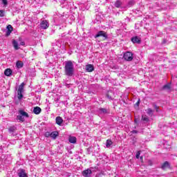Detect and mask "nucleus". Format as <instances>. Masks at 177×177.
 <instances>
[{
  "mask_svg": "<svg viewBox=\"0 0 177 177\" xmlns=\"http://www.w3.org/2000/svg\"><path fill=\"white\" fill-rule=\"evenodd\" d=\"M97 111L100 114H110V111L104 108H99Z\"/></svg>",
  "mask_w": 177,
  "mask_h": 177,
  "instance_id": "nucleus-6",
  "label": "nucleus"
},
{
  "mask_svg": "<svg viewBox=\"0 0 177 177\" xmlns=\"http://www.w3.org/2000/svg\"><path fill=\"white\" fill-rule=\"evenodd\" d=\"M24 95H23V92L17 91V98L19 100H21L23 99Z\"/></svg>",
  "mask_w": 177,
  "mask_h": 177,
  "instance_id": "nucleus-26",
  "label": "nucleus"
},
{
  "mask_svg": "<svg viewBox=\"0 0 177 177\" xmlns=\"http://www.w3.org/2000/svg\"><path fill=\"white\" fill-rule=\"evenodd\" d=\"M16 66L17 68H22V67L24 66V64L21 61H17L16 63Z\"/></svg>",
  "mask_w": 177,
  "mask_h": 177,
  "instance_id": "nucleus-21",
  "label": "nucleus"
},
{
  "mask_svg": "<svg viewBox=\"0 0 177 177\" xmlns=\"http://www.w3.org/2000/svg\"><path fill=\"white\" fill-rule=\"evenodd\" d=\"M57 136H59V132H57V131L51 132L50 138H52V139H56L57 138Z\"/></svg>",
  "mask_w": 177,
  "mask_h": 177,
  "instance_id": "nucleus-18",
  "label": "nucleus"
},
{
  "mask_svg": "<svg viewBox=\"0 0 177 177\" xmlns=\"http://www.w3.org/2000/svg\"><path fill=\"white\" fill-rule=\"evenodd\" d=\"M19 113L20 114V115H22V117H25L26 118H28L29 115L28 113L26 111H24V110H19Z\"/></svg>",
  "mask_w": 177,
  "mask_h": 177,
  "instance_id": "nucleus-15",
  "label": "nucleus"
},
{
  "mask_svg": "<svg viewBox=\"0 0 177 177\" xmlns=\"http://www.w3.org/2000/svg\"><path fill=\"white\" fill-rule=\"evenodd\" d=\"M5 16V10H0V17H3Z\"/></svg>",
  "mask_w": 177,
  "mask_h": 177,
  "instance_id": "nucleus-31",
  "label": "nucleus"
},
{
  "mask_svg": "<svg viewBox=\"0 0 177 177\" xmlns=\"http://www.w3.org/2000/svg\"><path fill=\"white\" fill-rule=\"evenodd\" d=\"M140 160H141V161H143V156H140Z\"/></svg>",
  "mask_w": 177,
  "mask_h": 177,
  "instance_id": "nucleus-38",
  "label": "nucleus"
},
{
  "mask_svg": "<svg viewBox=\"0 0 177 177\" xmlns=\"http://www.w3.org/2000/svg\"><path fill=\"white\" fill-rule=\"evenodd\" d=\"M55 121L57 125H62V124H63V118H62L60 116L57 117Z\"/></svg>",
  "mask_w": 177,
  "mask_h": 177,
  "instance_id": "nucleus-16",
  "label": "nucleus"
},
{
  "mask_svg": "<svg viewBox=\"0 0 177 177\" xmlns=\"http://www.w3.org/2000/svg\"><path fill=\"white\" fill-rule=\"evenodd\" d=\"M135 5V1L133 0H131L129 1L126 6V8H131V6H133Z\"/></svg>",
  "mask_w": 177,
  "mask_h": 177,
  "instance_id": "nucleus-25",
  "label": "nucleus"
},
{
  "mask_svg": "<svg viewBox=\"0 0 177 177\" xmlns=\"http://www.w3.org/2000/svg\"><path fill=\"white\" fill-rule=\"evenodd\" d=\"M40 27L43 30H46L49 27V22L46 20H43L40 24Z\"/></svg>",
  "mask_w": 177,
  "mask_h": 177,
  "instance_id": "nucleus-5",
  "label": "nucleus"
},
{
  "mask_svg": "<svg viewBox=\"0 0 177 177\" xmlns=\"http://www.w3.org/2000/svg\"><path fill=\"white\" fill-rule=\"evenodd\" d=\"M123 57L127 62H132L133 60V54L131 52L127 51L124 53Z\"/></svg>",
  "mask_w": 177,
  "mask_h": 177,
  "instance_id": "nucleus-2",
  "label": "nucleus"
},
{
  "mask_svg": "<svg viewBox=\"0 0 177 177\" xmlns=\"http://www.w3.org/2000/svg\"><path fill=\"white\" fill-rule=\"evenodd\" d=\"M20 45H21L22 46H24V45H26V43H24V41H21Z\"/></svg>",
  "mask_w": 177,
  "mask_h": 177,
  "instance_id": "nucleus-35",
  "label": "nucleus"
},
{
  "mask_svg": "<svg viewBox=\"0 0 177 177\" xmlns=\"http://www.w3.org/2000/svg\"><path fill=\"white\" fill-rule=\"evenodd\" d=\"M131 133H138V131H136V130H133V131H131Z\"/></svg>",
  "mask_w": 177,
  "mask_h": 177,
  "instance_id": "nucleus-36",
  "label": "nucleus"
},
{
  "mask_svg": "<svg viewBox=\"0 0 177 177\" xmlns=\"http://www.w3.org/2000/svg\"><path fill=\"white\" fill-rule=\"evenodd\" d=\"M41 111H42V109H41L39 106H35L33 109V113L35 114H37V115L40 114Z\"/></svg>",
  "mask_w": 177,
  "mask_h": 177,
  "instance_id": "nucleus-13",
  "label": "nucleus"
},
{
  "mask_svg": "<svg viewBox=\"0 0 177 177\" xmlns=\"http://www.w3.org/2000/svg\"><path fill=\"white\" fill-rule=\"evenodd\" d=\"M75 69L74 68V63L72 61H66L65 66H64V73L65 75L67 77H73L74 75V73Z\"/></svg>",
  "mask_w": 177,
  "mask_h": 177,
  "instance_id": "nucleus-1",
  "label": "nucleus"
},
{
  "mask_svg": "<svg viewBox=\"0 0 177 177\" xmlns=\"http://www.w3.org/2000/svg\"><path fill=\"white\" fill-rule=\"evenodd\" d=\"M17 120H19V121H21V122H24L25 119H24V116L21 115H19L17 116Z\"/></svg>",
  "mask_w": 177,
  "mask_h": 177,
  "instance_id": "nucleus-27",
  "label": "nucleus"
},
{
  "mask_svg": "<svg viewBox=\"0 0 177 177\" xmlns=\"http://www.w3.org/2000/svg\"><path fill=\"white\" fill-rule=\"evenodd\" d=\"M99 37H103L104 39H107L109 38L107 33L103 30L97 32V33L95 36V38H99Z\"/></svg>",
  "mask_w": 177,
  "mask_h": 177,
  "instance_id": "nucleus-4",
  "label": "nucleus"
},
{
  "mask_svg": "<svg viewBox=\"0 0 177 177\" xmlns=\"http://www.w3.org/2000/svg\"><path fill=\"white\" fill-rule=\"evenodd\" d=\"M16 131H17V127L16 126H10L8 128V132L9 133H12V135H13Z\"/></svg>",
  "mask_w": 177,
  "mask_h": 177,
  "instance_id": "nucleus-11",
  "label": "nucleus"
},
{
  "mask_svg": "<svg viewBox=\"0 0 177 177\" xmlns=\"http://www.w3.org/2000/svg\"><path fill=\"white\" fill-rule=\"evenodd\" d=\"M139 157H140V151H138L136 153V158H139Z\"/></svg>",
  "mask_w": 177,
  "mask_h": 177,
  "instance_id": "nucleus-33",
  "label": "nucleus"
},
{
  "mask_svg": "<svg viewBox=\"0 0 177 177\" xmlns=\"http://www.w3.org/2000/svg\"><path fill=\"white\" fill-rule=\"evenodd\" d=\"M18 176L19 177H28V176H27V174L26 173V170H24V169H20L18 170Z\"/></svg>",
  "mask_w": 177,
  "mask_h": 177,
  "instance_id": "nucleus-7",
  "label": "nucleus"
},
{
  "mask_svg": "<svg viewBox=\"0 0 177 177\" xmlns=\"http://www.w3.org/2000/svg\"><path fill=\"white\" fill-rule=\"evenodd\" d=\"M131 41L133 42V44H140V42H142V40L139 37L134 36L131 37Z\"/></svg>",
  "mask_w": 177,
  "mask_h": 177,
  "instance_id": "nucleus-10",
  "label": "nucleus"
},
{
  "mask_svg": "<svg viewBox=\"0 0 177 177\" xmlns=\"http://www.w3.org/2000/svg\"><path fill=\"white\" fill-rule=\"evenodd\" d=\"M171 167L169 165V162L168 161H165L161 166L162 169H167V168H169Z\"/></svg>",
  "mask_w": 177,
  "mask_h": 177,
  "instance_id": "nucleus-17",
  "label": "nucleus"
},
{
  "mask_svg": "<svg viewBox=\"0 0 177 177\" xmlns=\"http://www.w3.org/2000/svg\"><path fill=\"white\" fill-rule=\"evenodd\" d=\"M86 71H88V73H92V71H93V70H94L93 65H92V64L86 65Z\"/></svg>",
  "mask_w": 177,
  "mask_h": 177,
  "instance_id": "nucleus-12",
  "label": "nucleus"
},
{
  "mask_svg": "<svg viewBox=\"0 0 177 177\" xmlns=\"http://www.w3.org/2000/svg\"><path fill=\"white\" fill-rule=\"evenodd\" d=\"M24 82L21 83V85L19 86L17 92H24Z\"/></svg>",
  "mask_w": 177,
  "mask_h": 177,
  "instance_id": "nucleus-24",
  "label": "nucleus"
},
{
  "mask_svg": "<svg viewBox=\"0 0 177 177\" xmlns=\"http://www.w3.org/2000/svg\"><path fill=\"white\" fill-rule=\"evenodd\" d=\"M111 145H113V141H111V140H107L106 142V147H110Z\"/></svg>",
  "mask_w": 177,
  "mask_h": 177,
  "instance_id": "nucleus-28",
  "label": "nucleus"
},
{
  "mask_svg": "<svg viewBox=\"0 0 177 177\" xmlns=\"http://www.w3.org/2000/svg\"><path fill=\"white\" fill-rule=\"evenodd\" d=\"M114 6L116 8H127V6H125V1L124 0H117L115 2Z\"/></svg>",
  "mask_w": 177,
  "mask_h": 177,
  "instance_id": "nucleus-3",
  "label": "nucleus"
},
{
  "mask_svg": "<svg viewBox=\"0 0 177 177\" xmlns=\"http://www.w3.org/2000/svg\"><path fill=\"white\" fill-rule=\"evenodd\" d=\"M4 74L6 75V77H10V75H12V71L10 68H7L5 70Z\"/></svg>",
  "mask_w": 177,
  "mask_h": 177,
  "instance_id": "nucleus-19",
  "label": "nucleus"
},
{
  "mask_svg": "<svg viewBox=\"0 0 177 177\" xmlns=\"http://www.w3.org/2000/svg\"><path fill=\"white\" fill-rule=\"evenodd\" d=\"M162 89L165 91H171V83H168L163 86Z\"/></svg>",
  "mask_w": 177,
  "mask_h": 177,
  "instance_id": "nucleus-20",
  "label": "nucleus"
},
{
  "mask_svg": "<svg viewBox=\"0 0 177 177\" xmlns=\"http://www.w3.org/2000/svg\"><path fill=\"white\" fill-rule=\"evenodd\" d=\"M146 111L149 114V115H151L153 114V110L150 108H149Z\"/></svg>",
  "mask_w": 177,
  "mask_h": 177,
  "instance_id": "nucleus-29",
  "label": "nucleus"
},
{
  "mask_svg": "<svg viewBox=\"0 0 177 177\" xmlns=\"http://www.w3.org/2000/svg\"><path fill=\"white\" fill-rule=\"evenodd\" d=\"M136 104L137 106H139V104H140V102L138 101V102H137L136 103Z\"/></svg>",
  "mask_w": 177,
  "mask_h": 177,
  "instance_id": "nucleus-37",
  "label": "nucleus"
},
{
  "mask_svg": "<svg viewBox=\"0 0 177 177\" xmlns=\"http://www.w3.org/2000/svg\"><path fill=\"white\" fill-rule=\"evenodd\" d=\"M141 120H142L145 124H147V122H149V121H150V119H149V117L147 115H142Z\"/></svg>",
  "mask_w": 177,
  "mask_h": 177,
  "instance_id": "nucleus-14",
  "label": "nucleus"
},
{
  "mask_svg": "<svg viewBox=\"0 0 177 177\" xmlns=\"http://www.w3.org/2000/svg\"><path fill=\"white\" fill-rule=\"evenodd\" d=\"M2 2L5 6H6V5H8V0H2Z\"/></svg>",
  "mask_w": 177,
  "mask_h": 177,
  "instance_id": "nucleus-34",
  "label": "nucleus"
},
{
  "mask_svg": "<svg viewBox=\"0 0 177 177\" xmlns=\"http://www.w3.org/2000/svg\"><path fill=\"white\" fill-rule=\"evenodd\" d=\"M12 45L16 50H18V49H19V44L17 43V41L16 40L12 41Z\"/></svg>",
  "mask_w": 177,
  "mask_h": 177,
  "instance_id": "nucleus-23",
  "label": "nucleus"
},
{
  "mask_svg": "<svg viewBox=\"0 0 177 177\" xmlns=\"http://www.w3.org/2000/svg\"><path fill=\"white\" fill-rule=\"evenodd\" d=\"M12 31H13V27L12 25L7 26V31L6 32V37H9L10 34H12Z\"/></svg>",
  "mask_w": 177,
  "mask_h": 177,
  "instance_id": "nucleus-9",
  "label": "nucleus"
},
{
  "mask_svg": "<svg viewBox=\"0 0 177 177\" xmlns=\"http://www.w3.org/2000/svg\"><path fill=\"white\" fill-rule=\"evenodd\" d=\"M82 175L84 177H91V175H92V170L87 169L82 171Z\"/></svg>",
  "mask_w": 177,
  "mask_h": 177,
  "instance_id": "nucleus-8",
  "label": "nucleus"
},
{
  "mask_svg": "<svg viewBox=\"0 0 177 177\" xmlns=\"http://www.w3.org/2000/svg\"><path fill=\"white\" fill-rule=\"evenodd\" d=\"M50 133H51L49 131L46 132V133H45L46 138H49V136H50Z\"/></svg>",
  "mask_w": 177,
  "mask_h": 177,
  "instance_id": "nucleus-32",
  "label": "nucleus"
},
{
  "mask_svg": "<svg viewBox=\"0 0 177 177\" xmlns=\"http://www.w3.org/2000/svg\"><path fill=\"white\" fill-rule=\"evenodd\" d=\"M156 111H158V106H156Z\"/></svg>",
  "mask_w": 177,
  "mask_h": 177,
  "instance_id": "nucleus-39",
  "label": "nucleus"
},
{
  "mask_svg": "<svg viewBox=\"0 0 177 177\" xmlns=\"http://www.w3.org/2000/svg\"><path fill=\"white\" fill-rule=\"evenodd\" d=\"M69 142L70 143H77V138L74 137V136H71L69 137Z\"/></svg>",
  "mask_w": 177,
  "mask_h": 177,
  "instance_id": "nucleus-22",
  "label": "nucleus"
},
{
  "mask_svg": "<svg viewBox=\"0 0 177 177\" xmlns=\"http://www.w3.org/2000/svg\"><path fill=\"white\" fill-rule=\"evenodd\" d=\"M106 97L109 100H113V97H111V94H110V92H109L107 94H106Z\"/></svg>",
  "mask_w": 177,
  "mask_h": 177,
  "instance_id": "nucleus-30",
  "label": "nucleus"
}]
</instances>
